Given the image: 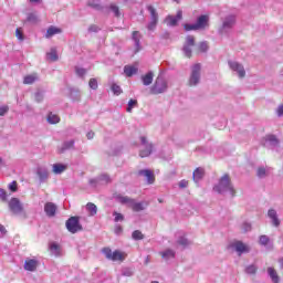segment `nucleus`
Returning <instances> with one entry per match:
<instances>
[{
    "mask_svg": "<svg viewBox=\"0 0 283 283\" xmlns=\"http://www.w3.org/2000/svg\"><path fill=\"white\" fill-rule=\"evenodd\" d=\"M102 253H104L106 260H111L112 262H125L127 259V253L120 251V250H115L112 252V248H103Z\"/></svg>",
    "mask_w": 283,
    "mask_h": 283,
    "instance_id": "nucleus-1",
    "label": "nucleus"
},
{
    "mask_svg": "<svg viewBox=\"0 0 283 283\" xmlns=\"http://www.w3.org/2000/svg\"><path fill=\"white\" fill-rule=\"evenodd\" d=\"M213 189L218 193H222V191H230L232 197L235 196V189L231 185V177H229V175L227 174L221 177L219 185L216 186Z\"/></svg>",
    "mask_w": 283,
    "mask_h": 283,
    "instance_id": "nucleus-2",
    "label": "nucleus"
},
{
    "mask_svg": "<svg viewBox=\"0 0 283 283\" xmlns=\"http://www.w3.org/2000/svg\"><path fill=\"white\" fill-rule=\"evenodd\" d=\"M184 28L186 32H191V30H205L209 28V15H200L195 24H185Z\"/></svg>",
    "mask_w": 283,
    "mask_h": 283,
    "instance_id": "nucleus-3",
    "label": "nucleus"
},
{
    "mask_svg": "<svg viewBox=\"0 0 283 283\" xmlns=\"http://www.w3.org/2000/svg\"><path fill=\"white\" fill-rule=\"evenodd\" d=\"M66 229L70 233H78V231H83V226H81L78 217H71L66 221Z\"/></svg>",
    "mask_w": 283,
    "mask_h": 283,
    "instance_id": "nucleus-4",
    "label": "nucleus"
},
{
    "mask_svg": "<svg viewBox=\"0 0 283 283\" xmlns=\"http://www.w3.org/2000/svg\"><path fill=\"white\" fill-rule=\"evenodd\" d=\"M200 70H201V66L200 64H195L192 66V71H191V75H190V78H189V82H188V85L190 87H193L196 86L197 84L200 83Z\"/></svg>",
    "mask_w": 283,
    "mask_h": 283,
    "instance_id": "nucleus-5",
    "label": "nucleus"
},
{
    "mask_svg": "<svg viewBox=\"0 0 283 283\" xmlns=\"http://www.w3.org/2000/svg\"><path fill=\"white\" fill-rule=\"evenodd\" d=\"M147 10L150 12V22L148 23L147 28L148 30H156V27L158 25V12L154 6H148Z\"/></svg>",
    "mask_w": 283,
    "mask_h": 283,
    "instance_id": "nucleus-6",
    "label": "nucleus"
},
{
    "mask_svg": "<svg viewBox=\"0 0 283 283\" xmlns=\"http://www.w3.org/2000/svg\"><path fill=\"white\" fill-rule=\"evenodd\" d=\"M167 90V82L163 77H157L151 92L153 94H163Z\"/></svg>",
    "mask_w": 283,
    "mask_h": 283,
    "instance_id": "nucleus-7",
    "label": "nucleus"
},
{
    "mask_svg": "<svg viewBox=\"0 0 283 283\" xmlns=\"http://www.w3.org/2000/svg\"><path fill=\"white\" fill-rule=\"evenodd\" d=\"M142 145L146 147V149L139 151L140 158H147L148 156H151V149H154V146L147 142V137L142 136L140 137Z\"/></svg>",
    "mask_w": 283,
    "mask_h": 283,
    "instance_id": "nucleus-8",
    "label": "nucleus"
},
{
    "mask_svg": "<svg viewBox=\"0 0 283 283\" xmlns=\"http://www.w3.org/2000/svg\"><path fill=\"white\" fill-rule=\"evenodd\" d=\"M196 45V38L193 35H188L186 38V44L184 45V53L187 59H191V48Z\"/></svg>",
    "mask_w": 283,
    "mask_h": 283,
    "instance_id": "nucleus-9",
    "label": "nucleus"
},
{
    "mask_svg": "<svg viewBox=\"0 0 283 283\" xmlns=\"http://www.w3.org/2000/svg\"><path fill=\"white\" fill-rule=\"evenodd\" d=\"M9 209L12 211V213H21L23 212V205H21V201L18 198H12L9 201Z\"/></svg>",
    "mask_w": 283,
    "mask_h": 283,
    "instance_id": "nucleus-10",
    "label": "nucleus"
},
{
    "mask_svg": "<svg viewBox=\"0 0 283 283\" xmlns=\"http://www.w3.org/2000/svg\"><path fill=\"white\" fill-rule=\"evenodd\" d=\"M230 69L233 72H238L239 78H244L247 76V71H244V66L238 62H229Z\"/></svg>",
    "mask_w": 283,
    "mask_h": 283,
    "instance_id": "nucleus-11",
    "label": "nucleus"
},
{
    "mask_svg": "<svg viewBox=\"0 0 283 283\" xmlns=\"http://www.w3.org/2000/svg\"><path fill=\"white\" fill-rule=\"evenodd\" d=\"M232 247L235 249L238 255H242V253H249L251 251V248L242 241H235Z\"/></svg>",
    "mask_w": 283,
    "mask_h": 283,
    "instance_id": "nucleus-12",
    "label": "nucleus"
},
{
    "mask_svg": "<svg viewBox=\"0 0 283 283\" xmlns=\"http://www.w3.org/2000/svg\"><path fill=\"white\" fill-rule=\"evenodd\" d=\"M138 176H144L148 182V185H154L156 182V176L154 175V171L149 169L139 170Z\"/></svg>",
    "mask_w": 283,
    "mask_h": 283,
    "instance_id": "nucleus-13",
    "label": "nucleus"
},
{
    "mask_svg": "<svg viewBox=\"0 0 283 283\" xmlns=\"http://www.w3.org/2000/svg\"><path fill=\"white\" fill-rule=\"evenodd\" d=\"M147 207H149V202L147 201L136 202V200H133L129 209H132L135 212H138V211H145Z\"/></svg>",
    "mask_w": 283,
    "mask_h": 283,
    "instance_id": "nucleus-14",
    "label": "nucleus"
},
{
    "mask_svg": "<svg viewBox=\"0 0 283 283\" xmlns=\"http://www.w3.org/2000/svg\"><path fill=\"white\" fill-rule=\"evenodd\" d=\"M39 268V262L36 259H27L24 261V271L34 272Z\"/></svg>",
    "mask_w": 283,
    "mask_h": 283,
    "instance_id": "nucleus-15",
    "label": "nucleus"
},
{
    "mask_svg": "<svg viewBox=\"0 0 283 283\" xmlns=\"http://www.w3.org/2000/svg\"><path fill=\"white\" fill-rule=\"evenodd\" d=\"M181 20H182V11H178L176 17L168 15L166 18V23L167 25L174 27V25H178V21H181Z\"/></svg>",
    "mask_w": 283,
    "mask_h": 283,
    "instance_id": "nucleus-16",
    "label": "nucleus"
},
{
    "mask_svg": "<svg viewBox=\"0 0 283 283\" xmlns=\"http://www.w3.org/2000/svg\"><path fill=\"white\" fill-rule=\"evenodd\" d=\"M44 211L49 218H54L56 216V205L46 202L44 205Z\"/></svg>",
    "mask_w": 283,
    "mask_h": 283,
    "instance_id": "nucleus-17",
    "label": "nucleus"
},
{
    "mask_svg": "<svg viewBox=\"0 0 283 283\" xmlns=\"http://www.w3.org/2000/svg\"><path fill=\"white\" fill-rule=\"evenodd\" d=\"M268 216L269 218L272 220V224L274 227H280V219L277 218V211H275V209H270L268 211Z\"/></svg>",
    "mask_w": 283,
    "mask_h": 283,
    "instance_id": "nucleus-18",
    "label": "nucleus"
},
{
    "mask_svg": "<svg viewBox=\"0 0 283 283\" xmlns=\"http://www.w3.org/2000/svg\"><path fill=\"white\" fill-rule=\"evenodd\" d=\"M39 81V75L36 73H32L29 75H25L23 78V84L24 85H32Z\"/></svg>",
    "mask_w": 283,
    "mask_h": 283,
    "instance_id": "nucleus-19",
    "label": "nucleus"
},
{
    "mask_svg": "<svg viewBox=\"0 0 283 283\" xmlns=\"http://www.w3.org/2000/svg\"><path fill=\"white\" fill-rule=\"evenodd\" d=\"M268 274L273 283H280V275H277L275 268H268Z\"/></svg>",
    "mask_w": 283,
    "mask_h": 283,
    "instance_id": "nucleus-20",
    "label": "nucleus"
},
{
    "mask_svg": "<svg viewBox=\"0 0 283 283\" xmlns=\"http://www.w3.org/2000/svg\"><path fill=\"white\" fill-rule=\"evenodd\" d=\"M142 81L144 85H151V83H154V72H148L147 74L143 75Z\"/></svg>",
    "mask_w": 283,
    "mask_h": 283,
    "instance_id": "nucleus-21",
    "label": "nucleus"
},
{
    "mask_svg": "<svg viewBox=\"0 0 283 283\" xmlns=\"http://www.w3.org/2000/svg\"><path fill=\"white\" fill-rule=\"evenodd\" d=\"M205 176V169L202 168H197L195 171H193V175H192V180L195 182H198V180H202Z\"/></svg>",
    "mask_w": 283,
    "mask_h": 283,
    "instance_id": "nucleus-22",
    "label": "nucleus"
},
{
    "mask_svg": "<svg viewBox=\"0 0 283 283\" xmlns=\"http://www.w3.org/2000/svg\"><path fill=\"white\" fill-rule=\"evenodd\" d=\"M62 30L56 27H50L46 31L45 39H51L54 34H61Z\"/></svg>",
    "mask_w": 283,
    "mask_h": 283,
    "instance_id": "nucleus-23",
    "label": "nucleus"
},
{
    "mask_svg": "<svg viewBox=\"0 0 283 283\" xmlns=\"http://www.w3.org/2000/svg\"><path fill=\"white\" fill-rule=\"evenodd\" d=\"M138 72V69L132 65H126L124 67V74H126V76L130 77L134 76V74H136Z\"/></svg>",
    "mask_w": 283,
    "mask_h": 283,
    "instance_id": "nucleus-24",
    "label": "nucleus"
},
{
    "mask_svg": "<svg viewBox=\"0 0 283 283\" xmlns=\"http://www.w3.org/2000/svg\"><path fill=\"white\" fill-rule=\"evenodd\" d=\"M67 169L66 165L63 164H54L53 165V174H63Z\"/></svg>",
    "mask_w": 283,
    "mask_h": 283,
    "instance_id": "nucleus-25",
    "label": "nucleus"
},
{
    "mask_svg": "<svg viewBox=\"0 0 283 283\" xmlns=\"http://www.w3.org/2000/svg\"><path fill=\"white\" fill-rule=\"evenodd\" d=\"M86 209H87L90 216H96V213H98V208L93 202H88L86 205Z\"/></svg>",
    "mask_w": 283,
    "mask_h": 283,
    "instance_id": "nucleus-26",
    "label": "nucleus"
},
{
    "mask_svg": "<svg viewBox=\"0 0 283 283\" xmlns=\"http://www.w3.org/2000/svg\"><path fill=\"white\" fill-rule=\"evenodd\" d=\"M160 255L164 260H171V258H176V252L172 250H166L161 252Z\"/></svg>",
    "mask_w": 283,
    "mask_h": 283,
    "instance_id": "nucleus-27",
    "label": "nucleus"
},
{
    "mask_svg": "<svg viewBox=\"0 0 283 283\" xmlns=\"http://www.w3.org/2000/svg\"><path fill=\"white\" fill-rule=\"evenodd\" d=\"M61 122V117H59V115L52 114L50 113L48 116V123H50L51 125H56V123Z\"/></svg>",
    "mask_w": 283,
    "mask_h": 283,
    "instance_id": "nucleus-28",
    "label": "nucleus"
},
{
    "mask_svg": "<svg viewBox=\"0 0 283 283\" xmlns=\"http://www.w3.org/2000/svg\"><path fill=\"white\" fill-rule=\"evenodd\" d=\"M235 25V17H230L223 22V30H227V28H233Z\"/></svg>",
    "mask_w": 283,
    "mask_h": 283,
    "instance_id": "nucleus-29",
    "label": "nucleus"
},
{
    "mask_svg": "<svg viewBox=\"0 0 283 283\" xmlns=\"http://www.w3.org/2000/svg\"><path fill=\"white\" fill-rule=\"evenodd\" d=\"M97 178L102 185H109V182H112V179L107 174L99 175Z\"/></svg>",
    "mask_w": 283,
    "mask_h": 283,
    "instance_id": "nucleus-30",
    "label": "nucleus"
},
{
    "mask_svg": "<svg viewBox=\"0 0 283 283\" xmlns=\"http://www.w3.org/2000/svg\"><path fill=\"white\" fill-rule=\"evenodd\" d=\"M118 201H119L122 205H128V207L130 208V207H132V203L134 202V199H132V198H129V197L119 196V197H118Z\"/></svg>",
    "mask_w": 283,
    "mask_h": 283,
    "instance_id": "nucleus-31",
    "label": "nucleus"
},
{
    "mask_svg": "<svg viewBox=\"0 0 283 283\" xmlns=\"http://www.w3.org/2000/svg\"><path fill=\"white\" fill-rule=\"evenodd\" d=\"M90 8H94V10H103L101 6V0H92L88 2Z\"/></svg>",
    "mask_w": 283,
    "mask_h": 283,
    "instance_id": "nucleus-32",
    "label": "nucleus"
},
{
    "mask_svg": "<svg viewBox=\"0 0 283 283\" xmlns=\"http://www.w3.org/2000/svg\"><path fill=\"white\" fill-rule=\"evenodd\" d=\"M133 240H145V234L140 230H135L132 234Z\"/></svg>",
    "mask_w": 283,
    "mask_h": 283,
    "instance_id": "nucleus-33",
    "label": "nucleus"
},
{
    "mask_svg": "<svg viewBox=\"0 0 283 283\" xmlns=\"http://www.w3.org/2000/svg\"><path fill=\"white\" fill-rule=\"evenodd\" d=\"M137 106H138L137 99H129L126 112L132 113V109H134V107H137Z\"/></svg>",
    "mask_w": 283,
    "mask_h": 283,
    "instance_id": "nucleus-34",
    "label": "nucleus"
},
{
    "mask_svg": "<svg viewBox=\"0 0 283 283\" xmlns=\"http://www.w3.org/2000/svg\"><path fill=\"white\" fill-rule=\"evenodd\" d=\"M265 140H268V143H272V145H277V143H280L275 135H266Z\"/></svg>",
    "mask_w": 283,
    "mask_h": 283,
    "instance_id": "nucleus-35",
    "label": "nucleus"
},
{
    "mask_svg": "<svg viewBox=\"0 0 283 283\" xmlns=\"http://www.w3.org/2000/svg\"><path fill=\"white\" fill-rule=\"evenodd\" d=\"M112 92L115 96H120V94H123V90L117 84L112 85Z\"/></svg>",
    "mask_w": 283,
    "mask_h": 283,
    "instance_id": "nucleus-36",
    "label": "nucleus"
},
{
    "mask_svg": "<svg viewBox=\"0 0 283 283\" xmlns=\"http://www.w3.org/2000/svg\"><path fill=\"white\" fill-rule=\"evenodd\" d=\"M245 273H248L249 275H255V273H258V268L255 265H249L245 269Z\"/></svg>",
    "mask_w": 283,
    "mask_h": 283,
    "instance_id": "nucleus-37",
    "label": "nucleus"
},
{
    "mask_svg": "<svg viewBox=\"0 0 283 283\" xmlns=\"http://www.w3.org/2000/svg\"><path fill=\"white\" fill-rule=\"evenodd\" d=\"M269 242H271V239H269L265 234L259 238V243L262 244L263 247H266Z\"/></svg>",
    "mask_w": 283,
    "mask_h": 283,
    "instance_id": "nucleus-38",
    "label": "nucleus"
},
{
    "mask_svg": "<svg viewBox=\"0 0 283 283\" xmlns=\"http://www.w3.org/2000/svg\"><path fill=\"white\" fill-rule=\"evenodd\" d=\"M50 61H59V54L56 51L53 49L51 52L48 54Z\"/></svg>",
    "mask_w": 283,
    "mask_h": 283,
    "instance_id": "nucleus-39",
    "label": "nucleus"
},
{
    "mask_svg": "<svg viewBox=\"0 0 283 283\" xmlns=\"http://www.w3.org/2000/svg\"><path fill=\"white\" fill-rule=\"evenodd\" d=\"M88 86L91 90H98V81L96 78H91L88 82Z\"/></svg>",
    "mask_w": 283,
    "mask_h": 283,
    "instance_id": "nucleus-40",
    "label": "nucleus"
},
{
    "mask_svg": "<svg viewBox=\"0 0 283 283\" xmlns=\"http://www.w3.org/2000/svg\"><path fill=\"white\" fill-rule=\"evenodd\" d=\"M0 200L2 202H8V192L2 188H0Z\"/></svg>",
    "mask_w": 283,
    "mask_h": 283,
    "instance_id": "nucleus-41",
    "label": "nucleus"
},
{
    "mask_svg": "<svg viewBox=\"0 0 283 283\" xmlns=\"http://www.w3.org/2000/svg\"><path fill=\"white\" fill-rule=\"evenodd\" d=\"M207 50H209V43L207 42H201L198 46V51L199 52H207Z\"/></svg>",
    "mask_w": 283,
    "mask_h": 283,
    "instance_id": "nucleus-42",
    "label": "nucleus"
},
{
    "mask_svg": "<svg viewBox=\"0 0 283 283\" xmlns=\"http://www.w3.org/2000/svg\"><path fill=\"white\" fill-rule=\"evenodd\" d=\"M112 12H114L115 17H120V9L116 4H111L109 6Z\"/></svg>",
    "mask_w": 283,
    "mask_h": 283,
    "instance_id": "nucleus-43",
    "label": "nucleus"
},
{
    "mask_svg": "<svg viewBox=\"0 0 283 283\" xmlns=\"http://www.w3.org/2000/svg\"><path fill=\"white\" fill-rule=\"evenodd\" d=\"M113 216H115V222H123V220H125V216H123V213L119 212H113Z\"/></svg>",
    "mask_w": 283,
    "mask_h": 283,
    "instance_id": "nucleus-44",
    "label": "nucleus"
},
{
    "mask_svg": "<svg viewBox=\"0 0 283 283\" xmlns=\"http://www.w3.org/2000/svg\"><path fill=\"white\" fill-rule=\"evenodd\" d=\"M256 176L259 177V178H264V176H266V168H258V170H256Z\"/></svg>",
    "mask_w": 283,
    "mask_h": 283,
    "instance_id": "nucleus-45",
    "label": "nucleus"
},
{
    "mask_svg": "<svg viewBox=\"0 0 283 283\" xmlns=\"http://www.w3.org/2000/svg\"><path fill=\"white\" fill-rule=\"evenodd\" d=\"M9 189L10 191H12L13 193L18 191V184L17 181H12L11 184H9Z\"/></svg>",
    "mask_w": 283,
    "mask_h": 283,
    "instance_id": "nucleus-46",
    "label": "nucleus"
},
{
    "mask_svg": "<svg viewBox=\"0 0 283 283\" xmlns=\"http://www.w3.org/2000/svg\"><path fill=\"white\" fill-rule=\"evenodd\" d=\"M27 21H30L31 23H36L38 18L34 13H29L28 18H27Z\"/></svg>",
    "mask_w": 283,
    "mask_h": 283,
    "instance_id": "nucleus-47",
    "label": "nucleus"
},
{
    "mask_svg": "<svg viewBox=\"0 0 283 283\" xmlns=\"http://www.w3.org/2000/svg\"><path fill=\"white\" fill-rule=\"evenodd\" d=\"M178 244H180L181 247H187L189 244V240H187V238H185V237H181L178 240Z\"/></svg>",
    "mask_w": 283,
    "mask_h": 283,
    "instance_id": "nucleus-48",
    "label": "nucleus"
},
{
    "mask_svg": "<svg viewBox=\"0 0 283 283\" xmlns=\"http://www.w3.org/2000/svg\"><path fill=\"white\" fill-rule=\"evenodd\" d=\"M15 36H17V39H19V41H23V39H24L23 31H21V29H17Z\"/></svg>",
    "mask_w": 283,
    "mask_h": 283,
    "instance_id": "nucleus-49",
    "label": "nucleus"
},
{
    "mask_svg": "<svg viewBox=\"0 0 283 283\" xmlns=\"http://www.w3.org/2000/svg\"><path fill=\"white\" fill-rule=\"evenodd\" d=\"M179 187L180 189H187V187H189V181L184 179L179 182Z\"/></svg>",
    "mask_w": 283,
    "mask_h": 283,
    "instance_id": "nucleus-50",
    "label": "nucleus"
},
{
    "mask_svg": "<svg viewBox=\"0 0 283 283\" xmlns=\"http://www.w3.org/2000/svg\"><path fill=\"white\" fill-rule=\"evenodd\" d=\"M85 74H87V71L85 69H76L77 76H85Z\"/></svg>",
    "mask_w": 283,
    "mask_h": 283,
    "instance_id": "nucleus-51",
    "label": "nucleus"
},
{
    "mask_svg": "<svg viewBox=\"0 0 283 283\" xmlns=\"http://www.w3.org/2000/svg\"><path fill=\"white\" fill-rule=\"evenodd\" d=\"M9 109L10 108L8 106L0 107V116H6V114H8Z\"/></svg>",
    "mask_w": 283,
    "mask_h": 283,
    "instance_id": "nucleus-52",
    "label": "nucleus"
},
{
    "mask_svg": "<svg viewBox=\"0 0 283 283\" xmlns=\"http://www.w3.org/2000/svg\"><path fill=\"white\" fill-rule=\"evenodd\" d=\"M72 147H74V140L65 143L63 149H72Z\"/></svg>",
    "mask_w": 283,
    "mask_h": 283,
    "instance_id": "nucleus-53",
    "label": "nucleus"
},
{
    "mask_svg": "<svg viewBox=\"0 0 283 283\" xmlns=\"http://www.w3.org/2000/svg\"><path fill=\"white\" fill-rule=\"evenodd\" d=\"M137 34H138V31H134L133 32V39L136 42V45H140V40L138 38H136Z\"/></svg>",
    "mask_w": 283,
    "mask_h": 283,
    "instance_id": "nucleus-54",
    "label": "nucleus"
},
{
    "mask_svg": "<svg viewBox=\"0 0 283 283\" xmlns=\"http://www.w3.org/2000/svg\"><path fill=\"white\" fill-rule=\"evenodd\" d=\"M90 185L92 186V187H96L97 185H98V182H101L99 180H98V177H97V179H90Z\"/></svg>",
    "mask_w": 283,
    "mask_h": 283,
    "instance_id": "nucleus-55",
    "label": "nucleus"
},
{
    "mask_svg": "<svg viewBox=\"0 0 283 283\" xmlns=\"http://www.w3.org/2000/svg\"><path fill=\"white\" fill-rule=\"evenodd\" d=\"M35 101H36V103H41V101H43V95L41 93H36Z\"/></svg>",
    "mask_w": 283,
    "mask_h": 283,
    "instance_id": "nucleus-56",
    "label": "nucleus"
},
{
    "mask_svg": "<svg viewBox=\"0 0 283 283\" xmlns=\"http://www.w3.org/2000/svg\"><path fill=\"white\" fill-rule=\"evenodd\" d=\"M88 32H98V27H96V25H91V27L88 28Z\"/></svg>",
    "mask_w": 283,
    "mask_h": 283,
    "instance_id": "nucleus-57",
    "label": "nucleus"
},
{
    "mask_svg": "<svg viewBox=\"0 0 283 283\" xmlns=\"http://www.w3.org/2000/svg\"><path fill=\"white\" fill-rule=\"evenodd\" d=\"M276 114L277 116H283V105L279 106Z\"/></svg>",
    "mask_w": 283,
    "mask_h": 283,
    "instance_id": "nucleus-58",
    "label": "nucleus"
},
{
    "mask_svg": "<svg viewBox=\"0 0 283 283\" xmlns=\"http://www.w3.org/2000/svg\"><path fill=\"white\" fill-rule=\"evenodd\" d=\"M50 249H51V251H59V244L53 243V244H51Z\"/></svg>",
    "mask_w": 283,
    "mask_h": 283,
    "instance_id": "nucleus-59",
    "label": "nucleus"
},
{
    "mask_svg": "<svg viewBox=\"0 0 283 283\" xmlns=\"http://www.w3.org/2000/svg\"><path fill=\"white\" fill-rule=\"evenodd\" d=\"M86 136H87L88 140H92V138H94V132L87 133Z\"/></svg>",
    "mask_w": 283,
    "mask_h": 283,
    "instance_id": "nucleus-60",
    "label": "nucleus"
},
{
    "mask_svg": "<svg viewBox=\"0 0 283 283\" xmlns=\"http://www.w3.org/2000/svg\"><path fill=\"white\" fill-rule=\"evenodd\" d=\"M124 275H127L129 277V275H132V271L127 270L126 272L123 273Z\"/></svg>",
    "mask_w": 283,
    "mask_h": 283,
    "instance_id": "nucleus-61",
    "label": "nucleus"
},
{
    "mask_svg": "<svg viewBox=\"0 0 283 283\" xmlns=\"http://www.w3.org/2000/svg\"><path fill=\"white\" fill-rule=\"evenodd\" d=\"M0 232H1V233H6V227L0 226Z\"/></svg>",
    "mask_w": 283,
    "mask_h": 283,
    "instance_id": "nucleus-62",
    "label": "nucleus"
},
{
    "mask_svg": "<svg viewBox=\"0 0 283 283\" xmlns=\"http://www.w3.org/2000/svg\"><path fill=\"white\" fill-rule=\"evenodd\" d=\"M42 0H30L31 3H41Z\"/></svg>",
    "mask_w": 283,
    "mask_h": 283,
    "instance_id": "nucleus-63",
    "label": "nucleus"
},
{
    "mask_svg": "<svg viewBox=\"0 0 283 283\" xmlns=\"http://www.w3.org/2000/svg\"><path fill=\"white\" fill-rule=\"evenodd\" d=\"M122 231H123V228H122V227H117L116 232H117V233H120Z\"/></svg>",
    "mask_w": 283,
    "mask_h": 283,
    "instance_id": "nucleus-64",
    "label": "nucleus"
}]
</instances>
